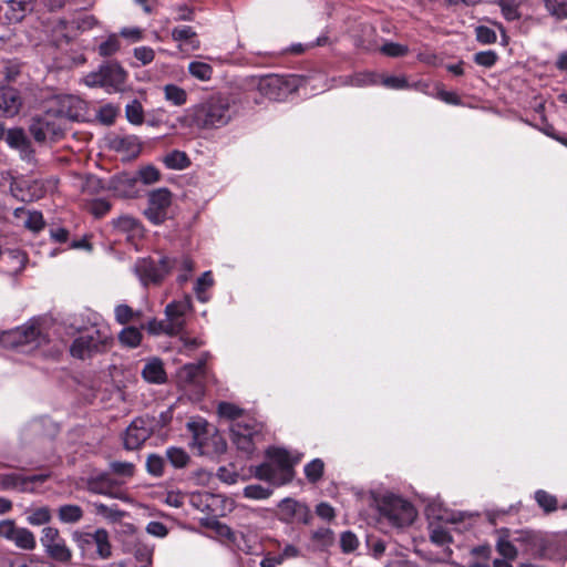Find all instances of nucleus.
I'll list each match as a JSON object with an SVG mask.
<instances>
[{
	"mask_svg": "<svg viewBox=\"0 0 567 567\" xmlns=\"http://www.w3.org/2000/svg\"><path fill=\"white\" fill-rule=\"evenodd\" d=\"M113 225L116 229L124 233L137 234L141 230L140 221L128 215H124L113 220Z\"/></svg>",
	"mask_w": 567,
	"mask_h": 567,
	"instance_id": "de8ad7c7",
	"label": "nucleus"
},
{
	"mask_svg": "<svg viewBox=\"0 0 567 567\" xmlns=\"http://www.w3.org/2000/svg\"><path fill=\"white\" fill-rule=\"evenodd\" d=\"M50 186V181L22 178L12 181L10 190L21 202H33L42 198Z\"/></svg>",
	"mask_w": 567,
	"mask_h": 567,
	"instance_id": "dca6fc26",
	"label": "nucleus"
},
{
	"mask_svg": "<svg viewBox=\"0 0 567 567\" xmlns=\"http://www.w3.org/2000/svg\"><path fill=\"white\" fill-rule=\"evenodd\" d=\"M383 86L391 89V90H406L410 89V83L408 82L406 78L403 75H388L382 76L380 75V83Z\"/></svg>",
	"mask_w": 567,
	"mask_h": 567,
	"instance_id": "603ef678",
	"label": "nucleus"
},
{
	"mask_svg": "<svg viewBox=\"0 0 567 567\" xmlns=\"http://www.w3.org/2000/svg\"><path fill=\"white\" fill-rule=\"evenodd\" d=\"M120 49V41L116 34H111L99 45V53L102 56H111Z\"/></svg>",
	"mask_w": 567,
	"mask_h": 567,
	"instance_id": "13d9d810",
	"label": "nucleus"
},
{
	"mask_svg": "<svg viewBox=\"0 0 567 567\" xmlns=\"http://www.w3.org/2000/svg\"><path fill=\"white\" fill-rule=\"evenodd\" d=\"M22 100L13 87H0V116L12 117L17 115Z\"/></svg>",
	"mask_w": 567,
	"mask_h": 567,
	"instance_id": "b1692460",
	"label": "nucleus"
},
{
	"mask_svg": "<svg viewBox=\"0 0 567 567\" xmlns=\"http://www.w3.org/2000/svg\"><path fill=\"white\" fill-rule=\"evenodd\" d=\"M373 498L381 517L391 526L405 528L414 522L416 509L412 503L403 497L391 492H385L383 494L373 493Z\"/></svg>",
	"mask_w": 567,
	"mask_h": 567,
	"instance_id": "20e7f679",
	"label": "nucleus"
},
{
	"mask_svg": "<svg viewBox=\"0 0 567 567\" xmlns=\"http://www.w3.org/2000/svg\"><path fill=\"white\" fill-rule=\"evenodd\" d=\"M172 193L166 187H159L147 194V206L144 209L145 217L154 225L163 224L169 213Z\"/></svg>",
	"mask_w": 567,
	"mask_h": 567,
	"instance_id": "f8f14e48",
	"label": "nucleus"
},
{
	"mask_svg": "<svg viewBox=\"0 0 567 567\" xmlns=\"http://www.w3.org/2000/svg\"><path fill=\"white\" fill-rule=\"evenodd\" d=\"M165 461L163 457L156 454H152L147 457L146 467L148 473L154 476H161L164 471Z\"/></svg>",
	"mask_w": 567,
	"mask_h": 567,
	"instance_id": "680f3d73",
	"label": "nucleus"
},
{
	"mask_svg": "<svg viewBox=\"0 0 567 567\" xmlns=\"http://www.w3.org/2000/svg\"><path fill=\"white\" fill-rule=\"evenodd\" d=\"M163 164L168 169H175V171H182L190 165V159L187 156V154L183 151L174 150L169 153H167L163 159Z\"/></svg>",
	"mask_w": 567,
	"mask_h": 567,
	"instance_id": "2f4dec72",
	"label": "nucleus"
},
{
	"mask_svg": "<svg viewBox=\"0 0 567 567\" xmlns=\"http://www.w3.org/2000/svg\"><path fill=\"white\" fill-rule=\"evenodd\" d=\"M205 369V360L185 364L178 372L179 381L186 384H197Z\"/></svg>",
	"mask_w": 567,
	"mask_h": 567,
	"instance_id": "bb28decb",
	"label": "nucleus"
},
{
	"mask_svg": "<svg viewBox=\"0 0 567 567\" xmlns=\"http://www.w3.org/2000/svg\"><path fill=\"white\" fill-rule=\"evenodd\" d=\"M218 413L223 417L235 421L237 417L240 416L241 410L233 403L221 402L218 405Z\"/></svg>",
	"mask_w": 567,
	"mask_h": 567,
	"instance_id": "338daca9",
	"label": "nucleus"
},
{
	"mask_svg": "<svg viewBox=\"0 0 567 567\" xmlns=\"http://www.w3.org/2000/svg\"><path fill=\"white\" fill-rule=\"evenodd\" d=\"M380 83V74L371 71L358 72L343 79L342 84L364 87L373 86Z\"/></svg>",
	"mask_w": 567,
	"mask_h": 567,
	"instance_id": "cd10ccee",
	"label": "nucleus"
},
{
	"mask_svg": "<svg viewBox=\"0 0 567 567\" xmlns=\"http://www.w3.org/2000/svg\"><path fill=\"white\" fill-rule=\"evenodd\" d=\"M111 340L109 327L97 313L92 312V329L82 332L74 339L70 347L71 355L85 359L91 354L104 351Z\"/></svg>",
	"mask_w": 567,
	"mask_h": 567,
	"instance_id": "39448f33",
	"label": "nucleus"
},
{
	"mask_svg": "<svg viewBox=\"0 0 567 567\" xmlns=\"http://www.w3.org/2000/svg\"><path fill=\"white\" fill-rule=\"evenodd\" d=\"M193 311V300L189 295L166 305L164 315L171 337L179 336L186 328V317Z\"/></svg>",
	"mask_w": 567,
	"mask_h": 567,
	"instance_id": "ddd939ff",
	"label": "nucleus"
},
{
	"mask_svg": "<svg viewBox=\"0 0 567 567\" xmlns=\"http://www.w3.org/2000/svg\"><path fill=\"white\" fill-rule=\"evenodd\" d=\"M45 341V337L35 324H24L0 334V343L6 348H28L33 350Z\"/></svg>",
	"mask_w": 567,
	"mask_h": 567,
	"instance_id": "1a4fd4ad",
	"label": "nucleus"
},
{
	"mask_svg": "<svg viewBox=\"0 0 567 567\" xmlns=\"http://www.w3.org/2000/svg\"><path fill=\"white\" fill-rule=\"evenodd\" d=\"M106 189L121 198H136L142 192L137 184V177L131 172H122L112 176L107 182Z\"/></svg>",
	"mask_w": 567,
	"mask_h": 567,
	"instance_id": "6ab92c4d",
	"label": "nucleus"
},
{
	"mask_svg": "<svg viewBox=\"0 0 567 567\" xmlns=\"http://www.w3.org/2000/svg\"><path fill=\"white\" fill-rule=\"evenodd\" d=\"M312 546L315 550H328L334 544V533L327 527H320L311 534Z\"/></svg>",
	"mask_w": 567,
	"mask_h": 567,
	"instance_id": "c756f323",
	"label": "nucleus"
},
{
	"mask_svg": "<svg viewBox=\"0 0 567 567\" xmlns=\"http://www.w3.org/2000/svg\"><path fill=\"white\" fill-rule=\"evenodd\" d=\"M142 315L141 311L133 310L126 303H120L114 309V317L116 322L120 324H127L131 321L140 318Z\"/></svg>",
	"mask_w": 567,
	"mask_h": 567,
	"instance_id": "ea45409f",
	"label": "nucleus"
},
{
	"mask_svg": "<svg viewBox=\"0 0 567 567\" xmlns=\"http://www.w3.org/2000/svg\"><path fill=\"white\" fill-rule=\"evenodd\" d=\"M213 72L212 65L203 61H192L188 64V73L199 81H209Z\"/></svg>",
	"mask_w": 567,
	"mask_h": 567,
	"instance_id": "58836bf2",
	"label": "nucleus"
},
{
	"mask_svg": "<svg viewBox=\"0 0 567 567\" xmlns=\"http://www.w3.org/2000/svg\"><path fill=\"white\" fill-rule=\"evenodd\" d=\"M4 141L10 148L18 150L29 142L24 131L20 127L7 130Z\"/></svg>",
	"mask_w": 567,
	"mask_h": 567,
	"instance_id": "a19ab883",
	"label": "nucleus"
},
{
	"mask_svg": "<svg viewBox=\"0 0 567 567\" xmlns=\"http://www.w3.org/2000/svg\"><path fill=\"white\" fill-rule=\"evenodd\" d=\"M187 431L192 434L189 446L198 455L215 456L223 454L227 444L218 430L200 416L190 417L186 423Z\"/></svg>",
	"mask_w": 567,
	"mask_h": 567,
	"instance_id": "7ed1b4c3",
	"label": "nucleus"
},
{
	"mask_svg": "<svg viewBox=\"0 0 567 567\" xmlns=\"http://www.w3.org/2000/svg\"><path fill=\"white\" fill-rule=\"evenodd\" d=\"M535 501L546 513L557 509V498L544 489L535 492Z\"/></svg>",
	"mask_w": 567,
	"mask_h": 567,
	"instance_id": "3c124183",
	"label": "nucleus"
},
{
	"mask_svg": "<svg viewBox=\"0 0 567 567\" xmlns=\"http://www.w3.org/2000/svg\"><path fill=\"white\" fill-rule=\"evenodd\" d=\"M271 489L259 484H250L244 488V496L251 499H266L270 496Z\"/></svg>",
	"mask_w": 567,
	"mask_h": 567,
	"instance_id": "6e6d98bb",
	"label": "nucleus"
},
{
	"mask_svg": "<svg viewBox=\"0 0 567 567\" xmlns=\"http://www.w3.org/2000/svg\"><path fill=\"white\" fill-rule=\"evenodd\" d=\"M166 456L171 464L176 468H183L187 465L189 456L182 447L171 446L166 450Z\"/></svg>",
	"mask_w": 567,
	"mask_h": 567,
	"instance_id": "a18cd8bd",
	"label": "nucleus"
},
{
	"mask_svg": "<svg viewBox=\"0 0 567 567\" xmlns=\"http://www.w3.org/2000/svg\"><path fill=\"white\" fill-rule=\"evenodd\" d=\"M73 540L82 555L92 559H109L112 556V545L106 529L94 532H74Z\"/></svg>",
	"mask_w": 567,
	"mask_h": 567,
	"instance_id": "423d86ee",
	"label": "nucleus"
},
{
	"mask_svg": "<svg viewBox=\"0 0 567 567\" xmlns=\"http://www.w3.org/2000/svg\"><path fill=\"white\" fill-rule=\"evenodd\" d=\"M49 474L22 476L18 473L0 474V491L34 492L38 484H42Z\"/></svg>",
	"mask_w": 567,
	"mask_h": 567,
	"instance_id": "a211bd4d",
	"label": "nucleus"
},
{
	"mask_svg": "<svg viewBox=\"0 0 567 567\" xmlns=\"http://www.w3.org/2000/svg\"><path fill=\"white\" fill-rule=\"evenodd\" d=\"M172 260V270L177 269L179 275L177 276V281L179 284H185L189 277L192 271L194 270V261L187 257L182 256L179 258H171Z\"/></svg>",
	"mask_w": 567,
	"mask_h": 567,
	"instance_id": "f704fd0d",
	"label": "nucleus"
},
{
	"mask_svg": "<svg viewBox=\"0 0 567 567\" xmlns=\"http://www.w3.org/2000/svg\"><path fill=\"white\" fill-rule=\"evenodd\" d=\"M165 100L175 106H182L187 102V92L176 85V84H166L163 87Z\"/></svg>",
	"mask_w": 567,
	"mask_h": 567,
	"instance_id": "e433bc0d",
	"label": "nucleus"
},
{
	"mask_svg": "<svg viewBox=\"0 0 567 567\" xmlns=\"http://www.w3.org/2000/svg\"><path fill=\"white\" fill-rule=\"evenodd\" d=\"M171 264L169 257H163L157 261L151 258H142L135 264V272L144 286L158 284L172 271Z\"/></svg>",
	"mask_w": 567,
	"mask_h": 567,
	"instance_id": "4468645a",
	"label": "nucleus"
},
{
	"mask_svg": "<svg viewBox=\"0 0 567 567\" xmlns=\"http://www.w3.org/2000/svg\"><path fill=\"white\" fill-rule=\"evenodd\" d=\"M495 2L507 21H515L520 18L519 4L516 0H496Z\"/></svg>",
	"mask_w": 567,
	"mask_h": 567,
	"instance_id": "c03bdc74",
	"label": "nucleus"
},
{
	"mask_svg": "<svg viewBox=\"0 0 567 567\" xmlns=\"http://www.w3.org/2000/svg\"><path fill=\"white\" fill-rule=\"evenodd\" d=\"M33 0H10L7 2L4 12L9 22H19L23 19L27 11L31 10Z\"/></svg>",
	"mask_w": 567,
	"mask_h": 567,
	"instance_id": "c85d7f7f",
	"label": "nucleus"
},
{
	"mask_svg": "<svg viewBox=\"0 0 567 567\" xmlns=\"http://www.w3.org/2000/svg\"><path fill=\"white\" fill-rule=\"evenodd\" d=\"M134 175L137 177L138 186L141 184L145 186H151L159 182L162 177L159 169L152 164L138 167V169L134 172Z\"/></svg>",
	"mask_w": 567,
	"mask_h": 567,
	"instance_id": "72a5a7b5",
	"label": "nucleus"
},
{
	"mask_svg": "<svg viewBox=\"0 0 567 567\" xmlns=\"http://www.w3.org/2000/svg\"><path fill=\"white\" fill-rule=\"evenodd\" d=\"M279 508L288 519L308 523L310 511L307 505L291 498H285L280 502Z\"/></svg>",
	"mask_w": 567,
	"mask_h": 567,
	"instance_id": "a878e982",
	"label": "nucleus"
},
{
	"mask_svg": "<svg viewBox=\"0 0 567 567\" xmlns=\"http://www.w3.org/2000/svg\"><path fill=\"white\" fill-rule=\"evenodd\" d=\"M24 226L31 231H40L44 227V219L42 213L39 210H28L27 219L24 220Z\"/></svg>",
	"mask_w": 567,
	"mask_h": 567,
	"instance_id": "4d7b16f0",
	"label": "nucleus"
},
{
	"mask_svg": "<svg viewBox=\"0 0 567 567\" xmlns=\"http://www.w3.org/2000/svg\"><path fill=\"white\" fill-rule=\"evenodd\" d=\"M233 443L237 449L250 455L260 442L261 425L255 421H235L230 427Z\"/></svg>",
	"mask_w": 567,
	"mask_h": 567,
	"instance_id": "9d476101",
	"label": "nucleus"
},
{
	"mask_svg": "<svg viewBox=\"0 0 567 567\" xmlns=\"http://www.w3.org/2000/svg\"><path fill=\"white\" fill-rule=\"evenodd\" d=\"M269 462L256 467L255 475L272 485H284L293 477V466L300 461V455H293L286 449L268 450Z\"/></svg>",
	"mask_w": 567,
	"mask_h": 567,
	"instance_id": "f03ea898",
	"label": "nucleus"
},
{
	"mask_svg": "<svg viewBox=\"0 0 567 567\" xmlns=\"http://www.w3.org/2000/svg\"><path fill=\"white\" fill-rule=\"evenodd\" d=\"M111 147L116 152H125L133 155L140 152V143L137 137L133 135L114 136L111 140Z\"/></svg>",
	"mask_w": 567,
	"mask_h": 567,
	"instance_id": "7c9ffc66",
	"label": "nucleus"
},
{
	"mask_svg": "<svg viewBox=\"0 0 567 567\" xmlns=\"http://www.w3.org/2000/svg\"><path fill=\"white\" fill-rule=\"evenodd\" d=\"M237 114L236 102L225 94H214L193 107V121L203 130L221 128L228 125Z\"/></svg>",
	"mask_w": 567,
	"mask_h": 567,
	"instance_id": "f257e3e1",
	"label": "nucleus"
},
{
	"mask_svg": "<svg viewBox=\"0 0 567 567\" xmlns=\"http://www.w3.org/2000/svg\"><path fill=\"white\" fill-rule=\"evenodd\" d=\"M301 85V78L298 75L268 74L258 82V91L269 100L280 101L288 94L297 91Z\"/></svg>",
	"mask_w": 567,
	"mask_h": 567,
	"instance_id": "6e6552de",
	"label": "nucleus"
},
{
	"mask_svg": "<svg viewBox=\"0 0 567 567\" xmlns=\"http://www.w3.org/2000/svg\"><path fill=\"white\" fill-rule=\"evenodd\" d=\"M41 544L45 553L56 561L68 563L72 558V553L61 538L59 530L48 526L42 529Z\"/></svg>",
	"mask_w": 567,
	"mask_h": 567,
	"instance_id": "f3484780",
	"label": "nucleus"
},
{
	"mask_svg": "<svg viewBox=\"0 0 567 567\" xmlns=\"http://www.w3.org/2000/svg\"><path fill=\"white\" fill-rule=\"evenodd\" d=\"M126 118L134 125H140L144 120V111L142 104L137 100L131 101L125 107Z\"/></svg>",
	"mask_w": 567,
	"mask_h": 567,
	"instance_id": "09e8293b",
	"label": "nucleus"
},
{
	"mask_svg": "<svg viewBox=\"0 0 567 567\" xmlns=\"http://www.w3.org/2000/svg\"><path fill=\"white\" fill-rule=\"evenodd\" d=\"M83 516V511L78 505H63L59 508V518L66 524L79 522Z\"/></svg>",
	"mask_w": 567,
	"mask_h": 567,
	"instance_id": "37998d69",
	"label": "nucleus"
},
{
	"mask_svg": "<svg viewBox=\"0 0 567 567\" xmlns=\"http://www.w3.org/2000/svg\"><path fill=\"white\" fill-rule=\"evenodd\" d=\"M152 427L148 421L137 417L132 421L124 434L126 450H136L151 436Z\"/></svg>",
	"mask_w": 567,
	"mask_h": 567,
	"instance_id": "412c9836",
	"label": "nucleus"
},
{
	"mask_svg": "<svg viewBox=\"0 0 567 567\" xmlns=\"http://www.w3.org/2000/svg\"><path fill=\"white\" fill-rule=\"evenodd\" d=\"M173 41L177 42L178 50L184 53L198 50L200 41L197 37L196 31L190 25H177L171 31Z\"/></svg>",
	"mask_w": 567,
	"mask_h": 567,
	"instance_id": "4be33fe9",
	"label": "nucleus"
},
{
	"mask_svg": "<svg viewBox=\"0 0 567 567\" xmlns=\"http://www.w3.org/2000/svg\"><path fill=\"white\" fill-rule=\"evenodd\" d=\"M142 338L143 334L141 329L133 326L123 328L118 333V341L121 342L122 346L127 348L138 347L142 342Z\"/></svg>",
	"mask_w": 567,
	"mask_h": 567,
	"instance_id": "c9c22d12",
	"label": "nucleus"
},
{
	"mask_svg": "<svg viewBox=\"0 0 567 567\" xmlns=\"http://www.w3.org/2000/svg\"><path fill=\"white\" fill-rule=\"evenodd\" d=\"M474 61L478 65L492 68L497 61V54L492 50L481 51L474 55Z\"/></svg>",
	"mask_w": 567,
	"mask_h": 567,
	"instance_id": "0e129e2a",
	"label": "nucleus"
},
{
	"mask_svg": "<svg viewBox=\"0 0 567 567\" xmlns=\"http://www.w3.org/2000/svg\"><path fill=\"white\" fill-rule=\"evenodd\" d=\"M380 52L390 58H400L409 53V48L408 45L389 41L382 44Z\"/></svg>",
	"mask_w": 567,
	"mask_h": 567,
	"instance_id": "864d4df0",
	"label": "nucleus"
},
{
	"mask_svg": "<svg viewBox=\"0 0 567 567\" xmlns=\"http://www.w3.org/2000/svg\"><path fill=\"white\" fill-rule=\"evenodd\" d=\"M117 109L111 104L102 106L97 112V118L105 125H111L115 121Z\"/></svg>",
	"mask_w": 567,
	"mask_h": 567,
	"instance_id": "e2e57ef3",
	"label": "nucleus"
},
{
	"mask_svg": "<svg viewBox=\"0 0 567 567\" xmlns=\"http://www.w3.org/2000/svg\"><path fill=\"white\" fill-rule=\"evenodd\" d=\"M544 6L556 20L567 19V0H544Z\"/></svg>",
	"mask_w": 567,
	"mask_h": 567,
	"instance_id": "79ce46f5",
	"label": "nucleus"
},
{
	"mask_svg": "<svg viewBox=\"0 0 567 567\" xmlns=\"http://www.w3.org/2000/svg\"><path fill=\"white\" fill-rule=\"evenodd\" d=\"M142 377L148 383H165L167 375L164 369L163 361L156 357L147 359L142 369Z\"/></svg>",
	"mask_w": 567,
	"mask_h": 567,
	"instance_id": "393cba45",
	"label": "nucleus"
},
{
	"mask_svg": "<svg viewBox=\"0 0 567 567\" xmlns=\"http://www.w3.org/2000/svg\"><path fill=\"white\" fill-rule=\"evenodd\" d=\"M476 40L482 44H492L497 40L496 32L486 25H478L475 28Z\"/></svg>",
	"mask_w": 567,
	"mask_h": 567,
	"instance_id": "bf43d9fd",
	"label": "nucleus"
},
{
	"mask_svg": "<svg viewBox=\"0 0 567 567\" xmlns=\"http://www.w3.org/2000/svg\"><path fill=\"white\" fill-rule=\"evenodd\" d=\"M359 539L357 535L350 530H346L340 535V547L342 553L350 554L359 547Z\"/></svg>",
	"mask_w": 567,
	"mask_h": 567,
	"instance_id": "5fc2aeb1",
	"label": "nucleus"
},
{
	"mask_svg": "<svg viewBox=\"0 0 567 567\" xmlns=\"http://www.w3.org/2000/svg\"><path fill=\"white\" fill-rule=\"evenodd\" d=\"M134 56L143 65H146V64H150L154 60L155 52L152 48L143 45V47H138V48L134 49Z\"/></svg>",
	"mask_w": 567,
	"mask_h": 567,
	"instance_id": "774afa93",
	"label": "nucleus"
},
{
	"mask_svg": "<svg viewBox=\"0 0 567 567\" xmlns=\"http://www.w3.org/2000/svg\"><path fill=\"white\" fill-rule=\"evenodd\" d=\"M437 519L441 523L430 525V538L436 545H445L452 542V532L458 530L457 525L463 520V514L444 509Z\"/></svg>",
	"mask_w": 567,
	"mask_h": 567,
	"instance_id": "2eb2a0df",
	"label": "nucleus"
},
{
	"mask_svg": "<svg viewBox=\"0 0 567 567\" xmlns=\"http://www.w3.org/2000/svg\"><path fill=\"white\" fill-rule=\"evenodd\" d=\"M324 464L320 458H315L305 466V475L311 483L318 482L323 474Z\"/></svg>",
	"mask_w": 567,
	"mask_h": 567,
	"instance_id": "8fccbe9b",
	"label": "nucleus"
},
{
	"mask_svg": "<svg viewBox=\"0 0 567 567\" xmlns=\"http://www.w3.org/2000/svg\"><path fill=\"white\" fill-rule=\"evenodd\" d=\"M96 511V514L102 516L103 518L115 523L121 520V518L124 516V512L120 511L117 506H107L102 503H94L93 504Z\"/></svg>",
	"mask_w": 567,
	"mask_h": 567,
	"instance_id": "49530a36",
	"label": "nucleus"
},
{
	"mask_svg": "<svg viewBox=\"0 0 567 567\" xmlns=\"http://www.w3.org/2000/svg\"><path fill=\"white\" fill-rule=\"evenodd\" d=\"M126 80V72L116 63H106L99 70L90 72L83 78V83L89 87H103L107 93L122 90Z\"/></svg>",
	"mask_w": 567,
	"mask_h": 567,
	"instance_id": "0eeeda50",
	"label": "nucleus"
},
{
	"mask_svg": "<svg viewBox=\"0 0 567 567\" xmlns=\"http://www.w3.org/2000/svg\"><path fill=\"white\" fill-rule=\"evenodd\" d=\"M50 518H51V514H50L49 508H47V507H39V508L34 509L28 516V522L31 525L39 526V525L47 524L50 520Z\"/></svg>",
	"mask_w": 567,
	"mask_h": 567,
	"instance_id": "052dcab7",
	"label": "nucleus"
},
{
	"mask_svg": "<svg viewBox=\"0 0 567 567\" xmlns=\"http://www.w3.org/2000/svg\"><path fill=\"white\" fill-rule=\"evenodd\" d=\"M52 117L55 116L49 113L48 110L44 115L32 120L30 133L37 142H44L48 138H54L62 134L61 126Z\"/></svg>",
	"mask_w": 567,
	"mask_h": 567,
	"instance_id": "aec40b11",
	"label": "nucleus"
},
{
	"mask_svg": "<svg viewBox=\"0 0 567 567\" xmlns=\"http://www.w3.org/2000/svg\"><path fill=\"white\" fill-rule=\"evenodd\" d=\"M214 286V278L212 271H205L197 278L194 285V291L198 301L205 303L209 300L210 296L208 290Z\"/></svg>",
	"mask_w": 567,
	"mask_h": 567,
	"instance_id": "473e14b6",
	"label": "nucleus"
},
{
	"mask_svg": "<svg viewBox=\"0 0 567 567\" xmlns=\"http://www.w3.org/2000/svg\"><path fill=\"white\" fill-rule=\"evenodd\" d=\"M11 542H13L18 548L25 550H32L37 545L34 535L23 527H18Z\"/></svg>",
	"mask_w": 567,
	"mask_h": 567,
	"instance_id": "4c0bfd02",
	"label": "nucleus"
},
{
	"mask_svg": "<svg viewBox=\"0 0 567 567\" xmlns=\"http://www.w3.org/2000/svg\"><path fill=\"white\" fill-rule=\"evenodd\" d=\"M49 113L56 118L81 121L86 114V103L75 95H59L50 101Z\"/></svg>",
	"mask_w": 567,
	"mask_h": 567,
	"instance_id": "9b49d317",
	"label": "nucleus"
},
{
	"mask_svg": "<svg viewBox=\"0 0 567 567\" xmlns=\"http://www.w3.org/2000/svg\"><path fill=\"white\" fill-rule=\"evenodd\" d=\"M27 255L19 249H8L1 255L0 270L8 275H18L27 264Z\"/></svg>",
	"mask_w": 567,
	"mask_h": 567,
	"instance_id": "5701e85b",
	"label": "nucleus"
},
{
	"mask_svg": "<svg viewBox=\"0 0 567 567\" xmlns=\"http://www.w3.org/2000/svg\"><path fill=\"white\" fill-rule=\"evenodd\" d=\"M167 322L164 319L162 320H158V319H152L147 322V326H146V329L148 331V333L151 334H167V336H171V331L167 327Z\"/></svg>",
	"mask_w": 567,
	"mask_h": 567,
	"instance_id": "69168bd1",
	"label": "nucleus"
}]
</instances>
